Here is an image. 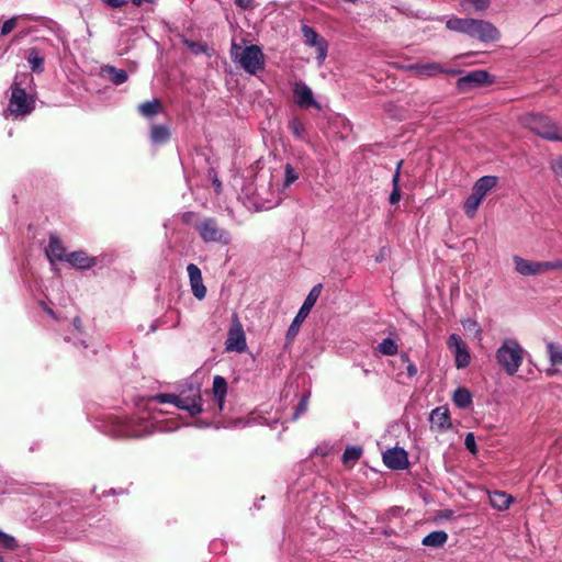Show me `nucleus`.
<instances>
[{
  "label": "nucleus",
  "mask_w": 562,
  "mask_h": 562,
  "mask_svg": "<svg viewBox=\"0 0 562 562\" xmlns=\"http://www.w3.org/2000/svg\"><path fill=\"white\" fill-rule=\"evenodd\" d=\"M491 0H463L461 7L467 10V7L471 5L475 11H484L490 7Z\"/></svg>",
  "instance_id": "39"
},
{
  "label": "nucleus",
  "mask_w": 562,
  "mask_h": 562,
  "mask_svg": "<svg viewBox=\"0 0 562 562\" xmlns=\"http://www.w3.org/2000/svg\"><path fill=\"white\" fill-rule=\"evenodd\" d=\"M402 165V160L397 162L396 170L392 177V191L389 198L391 204H397L401 200L400 177Z\"/></svg>",
  "instance_id": "27"
},
{
  "label": "nucleus",
  "mask_w": 562,
  "mask_h": 562,
  "mask_svg": "<svg viewBox=\"0 0 562 562\" xmlns=\"http://www.w3.org/2000/svg\"><path fill=\"white\" fill-rule=\"evenodd\" d=\"M429 420L431 427L442 431L451 426L449 409L446 406H439L431 411Z\"/></svg>",
  "instance_id": "20"
},
{
  "label": "nucleus",
  "mask_w": 562,
  "mask_h": 562,
  "mask_svg": "<svg viewBox=\"0 0 562 562\" xmlns=\"http://www.w3.org/2000/svg\"><path fill=\"white\" fill-rule=\"evenodd\" d=\"M212 386H227L226 380L221 375H215L213 379V385Z\"/></svg>",
  "instance_id": "50"
},
{
  "label": "nucleus",
  "mask_w": 562,
  "mask_h": 562,
  "mask_svg": "<svg viewBox=\"0 0 562 562\" xmlns=\"http://www.w3.org/2000/svg\"><path fill=\"white\" fill-rule=\"evenodd\" d=\"M311 392H300V389H282L278 411L282 412V423L294 422L307 411Z\"/></svg>",
  "instance_id": "3"
},
{
  "label": "nucleus",
  "mask_w": 562,
  "mask_h": 562,
  "mask_svg": "<svg viewBox=\"0 0 562 562\" xmlns=\"http://www.w3.org/2000/svg\"><path fill=\"white\" fill-rule=\"evenodd\" d=\"M41 304L43 305V307H44L45 312H46L49 316L55 317V313H54V311H53L50 307L46 306V304H45L44 302H42Z\"/></svg>",
  "instance_id": "55"
},
{
  "label": "nucleus",
  "mask_w": 562,
  "mask_h": 562,
  "mask_svg": "<svg viewBox=\"0 0 562 562\" xmlns=\"http://www.w3.org/2000/svg\"><path fill=\"white\" fill-rule=\"evenodd\" d=\"M157 329V323L154 322L151 325H150V331L154 333L155 330Z\"/></svg>",
  "instance_id": "59"
},
{
  "label": "nucleus",
  "mask_w": 562,
  "mask_h": 562,
  "mask_svg": "<svg viewBox=\"0 0 562 562\" xmlns=\"http://www.w3.org/2000/svg\"><path fill=\"white\" fill-rule=\"evenodd\" d=\"M453 403L460 408H468L472 404L469 389H456L452 395Z\"/></svg>",
  "instance_id": "29"
},
{
  "label": "nucleus",
  "mask_w": 562,
  "mask_h": 562,
  "mask_svg": "<svg viewBox=\"0 0 562 562\" xmlns=\"http://www.w3.org/2000/svg\"><path fill=\"white\" fill-rule=\"evenodd\" d=\"M550 169L554 176L562 178V156H558L550 160Z\"/></svg>",
  "instance_id": "42"
},
{
  "label": "nucleus",
  "mask_w": 562,
  "mask_h": 562,
  "mask_svg": "<svg viewBox=\"0 0 562 562\" xmlns=\"http://www.w3.org/2000/svg\"><path fill=\"white\" fill-rule=\"evenodd\" d=\"M210 380V372L205 368L198 369L188 380L187 386H202Z\"/></svg>",
  "instance_id": "31"
},
{
  "label": "nucleus",
  "mask_w": 562,
  "mask_h": 562,
  "mask_svg": "<svg viewBox=\"0 0 562 562\" xmlns=\"http://www.w3.org/2000/svg\"><path fill=\"white\" fill-rule=\"evenodd\" d=\"M234 2L241 9H248L252 5V0H234Z\"/></svg>",
  "instance_id": "51"
},
{
  "label": "nucleus",
  "mask_w": 562,
  "mask_h": 562,
  "mask_svg": "<svg viewBox=\"0 0 562 562\" xmlns=\"http://www.w3.org/2000/svg\"><path fill=\"white\" fill-rule=\"evenodd\" d=\"M80 324H81L80 318H79V317H75V318H74V325H75V327L79 329V328H80Z\"/></svg>",
  "instance_id": "56"
},
{
  "label": "nucleus",
  "mask_w": 562,
  "mask_h": 562,
  "mask_svg": "<svg viewBox=\"0 0 562 562\" xmlns=\"http://www.w3.org/2000/svg\"><path fill=\"white\" fill-rule=\"evenodd\" d=\"M537 373H538V370L530 371L529 372L530 376L528 379L531 380V379L536 378Z\"/></svg>",
  "instance_id": "58"
},
{
  "label": "nucleus",
  "mask_w": 562,
  "mask_h": 562,
  "mask_svg": "<svg viewBox=\"0 0 562 562\" xmlns=\"http://www.w3.org/2000/svg\"><path fill=\"white\" fill-rule=\"evenodd\" d=\"M233 389H178V393H159L142 397L135 402L136 412L130 418L108 416L103 431L113 438H137L155 431L168 432L179 428V423L164 419L175 411L186 412L189 416L205 415L195 424L199 428H209L212 419L220 414L234 412L231 398Z\"/></svg>",
  "instance_id": "1"
},
{
  "label": "nucleus",
  "mask_w": 562,
  "mask_h": 562,
  "mask_svg": "<svg viewBox=\"0 0 562 562\" xmlns=\"http://www.w3.org/2000/svg\"><path fill=\"white\" fill-rule=\"evenodd\" d=\"M448 540V533L443 530H436L430 533H428L424 539L422 540L423 546L430 547V548H440L442 547Z\"/></svg>",
  "instance_id": "25"
},
{
  "label": "nucleus",
  "mask_w": 562,
  "mask_h": 562,
  "mask_svg": "<svg viewBox=\"0 0 562 562\" xmlns=\"http://www.w3.org/2000/svg\"><path fill=\"white\" fill-rule=\"evenodd\" d=\"M468 35L483 43L496 42L501 37L499 31L491 22L476 19H472Z\"/></svg>",
  "instance_id": "10"
},
{
  "label": "nucleus",
  "mask_w": 562,
  "mask_h": 562,
  "mask_svg": "<svg viewBox=\"0 0 562 562\" xmlns=\"http://www.w3.org/2000/svg\"><path fill=\"white\" fill-rule=\"evenodd\" d=\"M525 355L526 350L517 339L506 338L496 350V360L508 375H514L518 372Z\"/></svg>",
  "instance_id": "6"
},
{
  "label": "nucleus",
  "mask_w": 562,
  "mask_h": 562,
  "mask_svg": "<svg viewBox=\"0 0 562 562\" xmlns=\"http://www.w3.org/2000/svg\"><path fill=\"white\" fill-rule=\"evenodd\" d=\"M170 138V132L166 125H154L150 130V140L154 144H165Z\"/></svg>",
  "instance_id": "28"
},
{
  "label": "nucleus",
  "mask_w": 562,
  "mask_h": 562,
  "mask_svg": "<svg viewBox=\"0 0 562 562\" xmlns=\"http://www.w3.org/2000/svg\"><path fill=\"white\" fill-rule=\"evenodd\" d=\"M33 78L30 74H18L11 86V97L9 109L14 116L29 115L35 109V98L27 94L24 86L32 83Z\"/></svg>",
  "instance_id": "2"
},
{
  "label": "nucleus",
  "mask_w": 562,
  "mask_h": 562,
  "mask_svg": "<svg viewBox=\"0 0 562 562\" xmlns=\"http://www.w3.org/2000/svg\"><path fill=\"white\" fill-rule=\"evenodd\" d=\"M557 269H562V260L558 259L554 261H542L543 273Z\"/></svg>",
  "instance_id": "45"
},
{
  "label": "nucleus",
  "mask_w": 562,
  "mask_h": 562,
  "mask_svg": "<svg viewBox=\"0 0 562 562\" xmlns=\"http://www.w3.org/2000/svg\"><path fill=\"white\" fill-rule=\"evenodd\" d=\"M470 25H472V19H470V18L463 19V18L452 16L446 22V26L450 31L463 33L467 35L469 33Z\"/></svg>",
  "instance_id": "26"
},
{
  "label": "nucleus",
  "mask_w": 562,
  "mask_h": 562,
  "mask_svg": "<svg viewBox=\"0 0 562 562\" xmlns=\"http://www.w3.org/2000/svg\"><path fill=\"white\" fill-rule=\"evenodd\" d=\"M226 351H235L241 353L247 349L246 335L244 327L236 314L232 317V325L228 329L227 338L225 341Z\"/></svg>",
  "instance_id": "9"
},
{
  "label": "nucleus",
  "mask_w": 562,
  "mask_h": 562,
  "mask_svg": "<svg viewBox=\"0 0 562 562\" xmlns=\"http://www.w3.org/2000/svg\"><path fill=\"white\" fill-rule=\"evenodd\" d=\"M402 69L404 71L412 72L415 77H418L419 63L402 66Z\"/></svg>",
  "instance_id": "48"
},
{
  "label": "nucleus",
  "mask_w": 562,
  "mask_h": 562,
  "mask_svg": "<svg viewBox=\"0 0 562 562\" xmlns=\"http://www.w3.org/2000/svg\"><path fill=\"white\" fill-rule=\"evenodd\" d=\"M16 23H18L16 16H12V18L8 19L7 21H4V23L2 24V27H1L0 35L1 36L8 35L16 26Z\"/></svg>",
  "instance_id": "43"
},
{
  "label": "nucleus",
  "mask_w": 562,
  "mask_h": 562,
  "mask_svg": "<svg viewBox=\"0 0 562 562\" xmlns=\"http://www.w3.org/2000/svg\"><path fill=\"white\" fill-rule=\"evenodd\" d=\"M322 284L318 283L312 288V290L308 292L307 296L305 297L302 306L300 307L297 314L293 318L291 325L288 328L286 331V340H293L295 336L299 334L300 327L304 319L308 316L311 310L315 305L316 301L318 300L321 292H322Z\"/></svg>",
  "instance_id": "8"
},
{
  "label": "nucleus",
  "mask_w": 562,
  "mask_h": 562,
  "mask_svg": "<svg viewBox=\"0 0 562 562\" xmlns=\"http://www.w3.org/2000/svg\"><path fill=\"white\" fill-rule=\"evenodd\" d=\"M187 272L193 295L198 300H203L206 295V288L203 284L201 269L194 263H189L187 266Z\"/></svg>",
  "instance_id": "17"
},
{
  "label": "nucleus",
  "mask_w": 562,
  "mask_h": 562,
  "mask_svg": "<svg viewBox=\"0 0 562 562\" xmlns=\"http://www.w3.org/2000/svg\"><path fill=\"white\" fill-rule=\"evenodd\" d=\"M194 229L199 233L201 239L206 244L228 245L232 236L228 231L221 227L214 217H203L194 223Z\"/></svg>",
  "instance_id": "7"
},
{
  "label": "nucleus",
  "mask_w": 562,
  "mask_h": 562,
  "mask_svg": "<svg viewBox=\"0 0 562 562\" xmlns=\"http://www.w3.org/2000/svg\"><path fill=\"white\" fill-rule=\"evenodd\" d=\"M376 350L384 356H395L398 352V346L395 339L387 337L378 345Z\"/></svg>",
  "instance_id": "33"
},
{
  "label": "nucleus",
  "mask_w": 562,
  "mask_h": 562,
  "mask_svg": "<svg viewBox=\"0 0 562 562\" xmlns=\"http://www.w3.org/2000/svg\"><path fill=\"white\" fill-rule=\"evenodd\" d=\"M105 5L117 9L127 3V0H101Z\"/></svg>",
  "instance_id": "47"
},
{
  "label": "nucleus",
  "mask_w": 562,
  "mask_h": 562,
  "mask_svg": "<svg viewBox=\"0 0 562 562\" xmlns=\"http://www.w3.org/2000/svg\"><path fill=\"white\" fill-rule=\"evenodd\" d=\"M546 348L551 364V368L546 370V374L548 376L562 375L560 369L557 368L558 366H562V344L548 341Z\"/></svg>",
  "instance_id": "16"
},
{
  "label": "nucleus",
  "mask_w": 562,
  "mask_h": 562,
  "mask_svg": "<svg viewBox=\"0 0 562 562\" xmlns=\"http://www.w3.org/2000/svg\"><path fill=\"white\" fill-rule=\"evenodd\" d=\"M105 72L109 75L110 81L115 86H120L128 79L126 70L117 69L113 66H106Z\"/></svg>",
  "instance_id": "32"
},
{
  "label": "nucleus",
  "mask_w": 562,
  "mask_h": 562,
  "mask_svg": "<svg viewBox=\"0 0 562 562\" xmlns=\"http://www.w3.org/2000/svg\"><path fill=\"white\" fill-rule=\"evenodd\" d=\"M490 504L494 509L497 510H506L509 508L510 504L513 503L514 498L503 492V491H494L488 493Z\"/></svg>",
  "instance_id": "24"
},
{
  "label": "nucleus",
  "mask_w": 562,
  "mask_h": 562,
  "mask_svg": "<svg viewBox=\"0 0 562 562\" xmlns=\"http://www.w3.org/2000/svg\"><path fill=\"white\" fill-rule=\"evenodd\" d=\"M301 31H302V34L304 37V43L307 46L316 48L317 63H318V65H323V63L325 61V59L327 57V52H328L327 41L323 36H321L312 26H310L307 24H303L301 27Z\"/></svg>",
  "instance_id": "11"
},
{
  "label": "nucleus",
  "mask_w": 562,
  "mask_h": 562,
  "mask_svg": "<svg viewBox=\"0 0 562 562\" xmlns=\"http://www.w3.org/2000/svg\"><path fill=\"white\" fill-rule=\"evenodd\" d=\"M186 46L194 54H204L207 50V45L200 42L184 41Z\"/></svg>",
  "instance_id": "40"
},
{
  "label": "nucleus",
  "mask_w": 562,
  "mask_h": 562,
  "mask_svg": "<svg viewBox=\"0 0 562 562\" xmlns=\"http://www.w3.org/2000/svg\"><path fill=\"white\" fill-rule=\"evenodd\" d=\"M362 454V449L359 447L350 446L347 447L342 453V462L348 464L350 462H356L360 459Z\"/></svg>",
  "instance_id": "38"
},
{
  "label": "nucleus",
  "mask_w": 562,
  "mask_h": 562,
  "mask_svg": "<svg viewBox=\"0 0 562 562\" xmlns=\"http://www.w3.org/2000/svg\"><path fill=\"white\" fill-rule=\"evenodd\" d=\"M521 125L536 135L550 142H562V128L549 116L540 113H526L519 117Z\"/></svg>",
  "instance_id": "5"
},
{
  "label": "nucleus",
  "mask_w": 562,
  "mask_h": 562,
  "mask_svg": "<svg viewBox=\"0 0 562 562\" xmlns=\"http://www.w3.org/2000/svg\"><path fill=\"white\" fill-rule=\"evenodd\" d=\"M461 324H462L463 328H465L468 330H473L476 335L481 334L482 329L476 321H474L472 318H467V319H463L461 322Z\"/></svg>",
  "instance_id": "44"
},
{
  "label": "nucleus",
  "mask_w": 562,
  "mask_h": 562,
  "mask_svg": "<svg viewBox=\"0 0 562 562\" xmlns=\"http://www.w3.org/2000/svg\"><path fill=\"white\" fill-rule=\"evenodd\" d=\"M461 71L457 69H450L442 67L439 63L430 61L422 64L419 63L418 77L419 79L432 78L440 74L450 76L459 75Z\"/></svg>",
  "instance_id": "19"
},
{
  "label": "nucleus",
  "mask_w": 562,
  "mask_h": 562,
  "mask_svg": "<svg viewBox=\"0 0 562 562\" xmlns=\"http://www.w3.org/2000/svg\"><path fill=\"white\" fill-rule=\"evenodd\" d=\"M66 262L77 269H90L95 265V258L89 257L83 250H77L68 254Z\"/></svg>",
  "instance_id": "22"
},
{
  "label": "nucleus",
  "mask_w": 562,
  "mask_h": 562,
  "mask_svg": "<svg viewBox=\"0 0 562 562\" xmlns=\"http://www.w3.org/2000/svg\"><path fill=\"white\" fill-rule=\"evenodd\" d=\"M195 217V213L194 212H186L182 216V220L186 224H189V225H193V218Z\"/></svg>",
  "instance_id": "49"
},
{
  "label": "nucleus",
  "mask_w": 562,
  "mask_h": 562,
  "mask_svg": "<svg viewBox=\"0 0 562 562\" xmlns=\"http://www.w3.org/2000/svg\"><path fill=\"white\" fill-rule=\"evenodd\" d=\"M293 95L296 105L303 109L314 108L319 110L321 105L315 100L312 89L303 81L293 83Z\"/></svg>",
  "instance_id": "13"
},
{
  "label": "nucleus",
  "mask_w": 562,
  "mask_h": 562,
  "mask_svg": "<svg viewBox=\"0 0 562 562\" xmlns=\"http://www.w3.org/2000/svg\"><path fill=\"white\" fill-rule=\"evenodd\" d=\"M491 76L485 70H473L457 80V88L464 92L491 82Z\"/></svg>",
  "instance_id": "14"
},
{
  "label": "nucleus",
  "mask_w": 562,
  "mask_h": 562,
  "mask_svg": "<svg viewBox=\"0 0 562 562\" xmlns=\"http://www.w3.org/2000/svg\"><path fill=\"white\" fill-rule=\"evenodd\" d=\"M229 54L233 63L238 65L249 75H257L265 69V54L258 45L252 44L243 47L233 41Z\"/></svg>",
  "instance_id": "4"
},
{
  "label": "nucleus",
  "mask_w": 562,
  "mask_h": 562,
  "mask_svg": "<svg viewBox=\"0 0 562 562\" xmlns=\"http://www.w3.org/2000/svg\"><path fill=\"white\" fill-rule=\"evenodd\" d=\"M497 181L498 179L495 176H483L474 182L471 193L483 201L486 194L496 187Z\"/></svg>",
  "instance_id": "21"
},
{
  "label": "nucleus",
  "mask_w": 562,
  "mask_h": 562,
  "mask_svg": "<svg viewBox=\"0 0 562 562\" xmlns=\"http://www.w3.org/2000/svg\"><path fill=\"white\" fill-rule=\"evenodd\" d=\"M288 127L296 139L306 140L305 127L297 117H292L288 123Z\"/></svg>",
  "instance_id": "34"
},
{
  "label": "nucleus",
  "mask_w": 562,
  "mask_h": 562,
  "mask_svg": "<svg viewBox=\"0 0 562 562\" xmlns=\"http://www.w3.org/2000/svg\"><path fill=\"white\" fill-rule=\"evenodd\" d=\"M213 184L215 186V190L218 192L222 187L221 182L217 179H215Z\"/></svg>",
  "instance_id": "57"
},
{
  "label": "nucleus",
  "mask_w": 562,
  "mask_h": 562,
  "mask_svg": "<svg viewBox=\"0 0 562 562\" xmlns=\"http://www.w3.org/2000/svg\"><path fill=\"white\" fill-rule=\"evenodd\" d=\"M515 263V270L517 273L524 277H532L542 274V261L527 260L518 255L513 257Z\"/></svg>",
  "instance_id": "18"
},
{
  "label": "nucleus",
  "mask_w": 562,
  "mask_h": 562,
  "mask_svg": "<svg viewBox=\"0 0 562 562\" xmlns=\"http://www.w3.org/2000/svg\"><path fill=\"white\" fill-rule=\"evenodd\" d=\"M0 562H4V559L2 555H0Z\"/></svg>",
  "instance_id": "60"
},
{
  "label": "nucleus",
  "mask_w": 562,
  "mask_h": 562,
  "mask_svg": "<svg viewBox=\"0 0 562 562\" xmlns=\"http://www.w3.org/2000/svg\"><path fill=\"white\" fill-rule=\"evenodd\" d=\"M464 445L470 452H476L475 437L472 432L467 434Z\"/></svg>",
  "instance_id": "46"
},
{
  "label": "nucleus",
  "mask_w": 562,
  "mask_h": 562,
  "mask_svg": "<svg viewBox=\"0 0 562 562\" xmlns=\"http://www.w3.org/2000/svg\"><path fill=\"white\" fill-rule=\"evenodd\" d=\"M407 373L409 376H413L417 373V368L414 363H408L407 366Z\"/></svg>",
  "instance_id": "53"
},
{
  "label": "nucleus",
  "mask_w": 562,
  "mask_h": 562,
  "mask_svg": "<svg viewBox=\"0 0 562 562\" xmlns=\"http://www.w3.org/2000/svg\"><path fill=\"white\" fill-rule=\"evenodd\" d=\"M153 3L154 0H132V3L136 7H140L143 3Z\"/></svg>",
  "instance_id": "54"
},
{
  "label": "nucleus",
  "mask_w": 562,
  "mask_h": 562,
  "mask_svg": "<svg viewBox=\"0 0 562 562\" xmlns=\"http://www.w3.org/2000/svg\"><path fill=\"white\" fill-rule=\"evenodd\" d=\"M447 346L454 357L457 368H465L471 362V355L468 345L460 335L451 334L448 337Z\"/></svg>",
  "instance_id": "12"
},
{
  "label": "nucleus",
  "mask_w": 562,
  "mask_h": 562,
  "mask_svg": "<svg viewBox=\"0 0 562 562\" xmlns=\"http://www.w3.org/2000/svg\"><path fill=\"white\" fill-rule=\"evenodd\" d=\"M223 546V543L221 541H217V540H213L211 543H210V550L212 552H215L217 553L221 549V547Z\"/></svg>",
  "instance_id": "52"
},
{
  "label": "nucleus",
  "mask_w": 562,
  "mask_h": 562,
  "mask_svg": "<svg viewBox=\"0 0 562 562\" xmlns=\"http://www.w3.org/2000/svg\"><path fill=\"white\" fill-rule=\"evenodd\" d=\"M299 177L300 175L297 170L291 164H286L284 166V179L282 183L283 189L292 186L299 179Z\"/></svg>",
  "instance_id": "37"
},
{
  "label": "nucleus",
  "mask_w": 562,
  "mask_h": 562,
  "mask_svg": "<svg viewBox=\"0 0 562 562\" xmlns=\"http://www.w3.org/2000/svg\"><path fill=\"white\" fill-rule=\"evenodd\" d=\"M0 544L4 549H9V550H14L18 547V542H16L15 538L9 533H5L4 531L0 538Z\"/></svg>",
  "instance_id": "41"
},
{
  "label": "nucleus",
  "mask_w": 562,
  "mask_h": 562,
  "mask_svg": "<svg viewBox=\"0 0 562 562\" xmlns=\"http://www.w3.org/2000/svg\"><path fill=\"white\" fill-rule=\"evenodd\" d=\"M384 464L392 470H404L408 467L407 452L403 448H392L383 453Z\"/></svg>",
  "instance_id": "15"
},
{
  "label": "nucleus",
  "mask_w": 562,
  "mask_h": 562,
  "mask_svg": "<svg viewBox=\"0 0 562 562\" xmlns=\"http://www.w3.org/2000/svg\"><path fill=\"white\" fill-rule=\"evenodd\" d=\"M27 63L30 68L35 74L44 71V57H42L36 48H32L27 55Z\"/></svg>",
  "instance_id": "30"
},
{
  "label": "nucleus",
  "mask_w": 562,
  "mask_h": 562,
  "mask_svg": "<svg viewBox=\"0 0 562 562\" xmlns=\"http://www.w3.org/2000/svg\"><path fill=\"white\" fill-rule=\"evenodd\" d=\"M46 255L52 263H54V260L58 261H66L68 254H66V248L64 247L60 239L55 236L50 235L49 237V244L46 249Z\"/></svg>",
  "instance_id": "23"
},
{
  "label": "nucleus",
  "mask_w": 562,
  "mask_h": 562,
  "mask_svg": "<svg viewBox=\"0 0 562 562\" xmlns=\"http://www.w3.org/2000/svg\"><path fill=\"white\" fill-rule=\"evenodd\" d=\"M159 108H160V103L158 100L155 99L153 101H146V102L142 103L138 106V110L142 115L150 119L158 113Z\"/></svg>",
  "instance_id": "36"
},
{
  "label": "nucleus",
  "mask_w": 562,
  "mask_h": 562,
  "mask_svg": "<svg viewBox=\"0 0 562 562\" xmlns=\"http://www.w3.org/2000/svg\"><path fill=\"white\" fill-rule=\"evenodd\" d=\"M482 201L479 198H476L473 193H471L463 204V211L465 215L470 218L474 217Z\"/></svg>",
  "instance_id": "35"
}]
</instances>
